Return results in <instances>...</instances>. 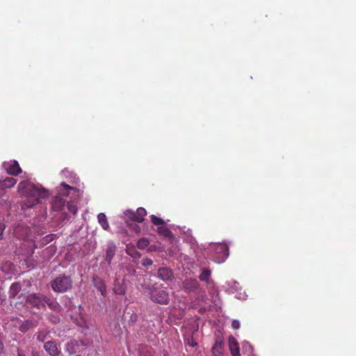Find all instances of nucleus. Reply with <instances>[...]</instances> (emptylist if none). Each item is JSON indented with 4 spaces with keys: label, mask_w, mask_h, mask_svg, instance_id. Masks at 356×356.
<instances>
[{
    "label": "nucleus",
    "mask_w": 356,
    "mask_h": 356,
    "mask_svg": "<svg viewBox=\"0 0 356 356\" xmlns=\"http://www.w3.org/2000/svg\"><path fill=\"white\" fill-rule=\"evenodd\" d=\"M140 356H152L151 348H146L145 350V354L143 352V350H140Z\"/></svg>",
    "instance_id": "obj_32"
},
{
    "label": "nucleus",
    "mask_w": 356,
    "mask_h": 356,
    "mask_svg": "<svg viewBox=\"0 0 356 356\" xmlns=\"http://www.w3.org/2000/svg\"><path fill=\"white\" fill-rule=\"evenodd\" d=\"M17 356H26L21 350H19V348H17Z\"/></svg>",
    "instance_id": "obj_37"
},
{
    "label": "nucleus",
    "mask_w": 356,
    "mask_h": 356,
    "mask_svg": "<svg viewBox=\"0 0 356 356\" xmlns=\"http://www.w3.org/2000/svg\"><path fill=\"white\" fill-rule=\"evenodd\" d=\"M150 299L158 304L167 305L170 302V297L166 289L153 287L149 292Z\"/></svg>",
    "instance_id": "obj_3"
},
{
    "label": "nucleus",
    "mask_w": 356,
    "mask_h": 356,
    "mask_svg": "<svg viewBox=\"0 0 356 356\" xmlns=\"http://www.w3.org/2000/svg\"><path fill=\"white\" fill-rule=\"evenodd\" d=\"M22 289L21 284L18 282H15L11 284L9 289V298H15L17 295L20 292Z\"/></svg>",
    "instance_id": "obj_19"
},
{
    "label": "nucleus",
    "mask_w": 356,
    "mask_h": 356,
    "mask_svg": "<svg viewBox=\"0 0 356 356\" xmlns=\"http://www.w3.org/2000/svg\"><path fill=\"white\" fill-rule=\"evenodd\" d=\"M67 210L73 213L74 215H75L77 212V208L75 205L71 204L70 202H68L67 204Z\"/></svg>",
    "instance_id": "obj_29"
},
{
    "label": "nucleus",
    "mask_w": 356,
    "mask_h": 356,
    "mask_svg": "<svg viewBox=\"0 0 356 356\" xmlns=\"http://www.w3.org/2000/svg\"><path fill=\"white\" fill-rule=\"evenodd\" d=\"M134 229L135 230L136 232H139L140 230L139 226L137 225H134Z\"/></svg>",
    "instance_id": "obj_36"
},
{
    "label": "nucleus",
    "mask_w": 356,
    "mask_h": 356,
    "mask_svg": "<svg viewBox=\"0 0 356 356\" xmlns=\"http://www.w3.org/2000/svg\"><path fill=\"white\" fill-rule=\"evenodd\" d=\"M232 327L234 330H238L240 327V323L237 320H234L232 323Z\"/></svg>",
    "instance_id": "obj_33"
},
{
    "label": "nucleus",
    "mask_w": 356,
    "mask_h": 356,
    "mask_svg": "<svg viewBox=\"0 0 356 356\" xmlns=\"http://www.w3.org/2000/svg\"><path fill=\"white\" fill-rule=\"evenodd\" d=\"M211 276V270L207 268H204L199 275V278L201 281L207 282Z\"/></svg>",
    "instance_id": "obj_24"
},
{
    "label": "nucleus",
    "mask_w": 356,
    "mask_h": 356,
    "mask_svg": "<svg viewBox=\"0 0 356 356\" xmlns=\"http://www.w3.org/2000/svg\"><path fill=\"white\" fill-rule=\"evenodd\" d=\"M46 305H47L50 309L56 312H60L62 309V307L60 305V304L54 298L46 296L44 307H46Z\"/></svg>",
    "instance_id": "obj_15"
},
{
    "label": "nucleus",
    "mask_w": 356,
    "mask_h": 356,
    "mask_svg": "<svg viewBox=\"0 0 356 356\" xmlns=\"http://www.w3.org/2000/svg\"><path fill=\"white\" fill-rule=\"evenodd\" d=\"M15 327H17L19 330L22 332H26L33 327H35L38 325V321L35 319H28L25 321H22L19 318H16L14 320Z\"/></svg>",
    "instance_id": "obj_6"
},
{
    "label": "nucleus",
    "mask_w": 356,
    "mask_h": 356,
    "mask_svg": "<svg viewBox=\"0 0 356 356\" xmlns=\"http://www.w3.org/2000/svg\"><path fill=\"white\" fill-rule=\"evenodd\" d=\"M157 276L163 281H168L173 278V273L169 268L161 267L157 270Z\"/></svg>",
    "instance_id": "obj_14"
},
{
    "label": "nucleus",
    "mask_w": 356,
    "mask_h": 356,
    "mask_svg": "<svg viewBox=\"0 0 356 356\" xmlns=\"http://www.w3.org/2000/svg\"><path fill=\"white\" fill-rule=\"evenodd\" d=\"M229 348L232 356H240L239 346L236 340L233 337H229L228 339Z\"/></svg>",
    "instance_id": "obj_17"
},
{
    "label": "nucleus",
    "mask_w": 356,
    "mask_h": 356,
    "mask_svg": "<svg viewBox=\"0 0 356 356\" xmlns=\"http://www.w3.org/2000/svg\"><path fill=\"white\" fill-rule=\"evenodd\" d=\"M44 348L51 356H58L60 353V351L54 341L46 342L44 344Z\"/></svg>",
    "instance_id": "obj_13"
},
{
    "label": "nucleus",
    "mask_w": 356,
    "mask_h": 356,
    "mask_svg": "<svg viewBox=\"0 0 356 356\" xmlns=\"http://www.w3.org/2000/svg\"><path fill=\"white\" fill-rule=\"evenodd\" d=\"M117 250L116 245L113 241L107 243L105 249V259L108 264L110 265Z\"/></svg>",
    "instance_id": "obj_10"
},
{
    "label": "nucleus",
    "mask_w": 356,
    "mask_h": 356,
    "mask_svg": "<svg viewBox=\"0 0 356 356\" xmlns=\"http://www.w3.org/2000/svg\"><path fill=\"white\" fill-rule=\"evenodd\" d=\"M243 348L247 352L248 356H256L255 354L253 353L252 347L249 343L244 344Z\"/></svg>",
    "instance_id": "obj_27"
},
{
    "label": "nucleus",
    "mask_w": 356,
    "mask_h": 356,
    "mask_svg": "<svg viewBox=\"0 0 356 356\" xmlns=\"http://www.w3.org/2000/svg\"><path fill=\"white\" fill-rule=\"evenodd\" d=\"M31 234V229L29 226L24 223H18L14 229L15 236L22 240L27 239Z\"/></svg>",
    "instance_id": "obj_7"
},
{
    "label": "nucleus",
    "mask_w": 356,
    "mask_h": 356,
    "mask_svg": "<svg viewBox=\"0 0 356 356\" xmlns=\"http://www.w3.org/2000/svg\"><path fill=\"white\" fill-rule=\"evenodd\" d=\"M6 228V226L3 223L0 222V240L3 238V233Z\"/></svg>",
    "instance_id": "obj_34"
},
{
    "label": "nucleus",
    "mask_w": 356,
    "mask_h": 356,
    "mask_svg": "<svg viewBox=\"0 0 356 356\" xmlns=\"http://www.w3.org/2000/svg\"><path fill=\"white\" fill-rule=\"evenodd\" d=\"M3 165L6 171V172L8 175H10L13 176H17L22 171L18 162L16 161H13L10 162H4Z\"/></svg>",
    "instance_id": "obj_8"
},
{
    "label": "nucleus",
    "mask_w": 356,
    "mask_h": 356,
    "mask_svg": "<svg viewBox=\"0 0 356 356\" xmlns=\"http://www.w3.org/2000/svg\"><path fill=\"white\" fill-rule=\"evenodd\" d=\"M156 231L159 235L165 238H171L173 236L172 232L165 225L158 227Z\"/></svg>",
    "instance_id": "obj_20"
},
{
    "label": "nucleus",
    "mask_w": 356,
    "mask_h": 356,
    "mask_svg": "<svg viewBox=\"0 0 356 356\" xmlns=\"http://www.w3.org/2000/svg\"><path fill=\"white\" fill-rule=\"evenodd\" d=\"M92 283L103 296H106V285L104 280L98 276H94Z\"/></svg>",
    "instance_id": "obj_16"
},
{
    "label": "nucleus",
    "mask_w": 356,
    "mask_h": 356,
    "mask_svg": "<svg viewBox=\"0 0 356 356\" xmlns=\"http://www.w3.org/2000/svg\"><path fill=\"white\" fill-rule=\"evenodd\" d=\"M18 192L26 198L22 204V209L31 208L39 203L40 200L46 199L49 192L29 181H22L18 184Z\"/></svg>",
    "instance_id": "obj_1"
},
{
    "label": "nucleus",
    "mask_w": 356,
    "mask_h": 356,
    "mask_svg": "<svg viewBox=\"0 0 356 356\" xmlns=\"http://www.w3.org/2000/svg\"><path fill=\"white\" fill-rule=\"evenodd\" d=\"M3 349H4V346L2 342L1 334L0 333V353L3 350Z\"/></svg>",
    "instance_id": "obj_35"
},
{
    "label": "nucleus",
    "mask_w": 356,
    "mask_h": 356,
    "mask_svg": "<svg viewBox=\"0 0 356 356\" xmlns=\"http://www.w3.org/2000/svg\"><path fill=\"white\" fill-rule=\"evenodd\" d=\"M47 337V334L42 331H39L37 333V340L40 342H44Z\"/></svg>",
    "instance_id": "obj_28"
},
{
    "label": "nucleus",
    "mask_w": 356,
    "mask_h": 356,
    "mask_svg": "<svg viewBox=\"0 0 356 356\" xmlns=\"http://www.w3.org/2000/svg\"><path fill=\"white\" fill-rule=\"evenodd\" d=\"M46 296L40 293H32L27 296L26 302L33 307L44 309Z\"/></svg>",
    "instance_id": "obj_4"
},
{
    "label": "nucleus",
    "mask_w": 356,
    "mask_h": 356,
    "mask_svg": "<svg viewBox=\"0 0 356 356\" xmlns=\"http://www.w3.org/2000/svg\"><path fill=\"white\" fill-rule=\"evenodd\" d=\"M151 218V221L152 222L154 225H160V226H163L165 225V222L163 219H161V218H159L154 215H152L150 216Z\"/></svg>",
    "instance_id": "obj_26"
},
{
    "label": "nucleus",
    "mask_w": 356,
    "mask_h": 356,
    "mask_svg": "<svg viewBox=\"0 0 356 356\" xmlns=\"http://www.w3.org/2000/svg\"><path fill=\"white\" fill-rule=\"evenodd\" d=\"M191 346H194V344L193 343V342H191Z\"/></svg>",
    "instance_id": "obj_38"
},
{
    "label": "nucleus",
    "mask_w": 356,
    "mask_h": 356,
    "mask_svg": "<svg viewBox=\"0 0 356 356\" xmlns=\"http://www.w3.org/2000/svg\"><path fill=\"white\" fill-rule=\"evenodd\" d=\"M65 202V201L63 200L62 198L56 197L52 204V207L56 211H60L64 207Z\"/></svg>",
    "instance_id": "obj_22"
},
{
    "label": "nucleus",
    "mask_w": 356,
    "mask_h": 356,
    "mask_svg": "<svg viewBox=\"0 0 356 356\" xmlns=\"http://www.w3.org/2000/svg\"><path fill=\"white\" fill-rule=\"evenodd\" d=\"M60 186L66 191H67L68 192L65 193H63V195H66V196H68L69 194H70V192L72 191L74 193L76 194L79 193V190L75 188V187H72V186H70V185L65 184V182H62L60 184Z\"/></svg>",
    "instance_id": "obj_23"
},
{
    "label": "nucleus",
    "mask_w": 356,
    "mask_h": 356,
    "mask_svg": "<svg viewBox=\"0 0 356 356\" xmlns=\"http://www.w3.org/2000/svg\"><path fill=\"white\" fill-rule=\"evenodd\" d=\"M79 345L78 341L73 339L67 342L66 345V350L70 354L73 355L79 350Z\"/></svg>",
    "instance_id": "obj_18"
},
{
    "label": "nucleus",
    "mask_w": 356,
    "mask_h": 356,
    "mask_svg": "<svg viewBox=\"0 0 356 356\" xmlns=\"http://www.w3.org/2000/svg\"><path fill=\"white\" fill-rule=\"evenodd\" d=\"M97 219L99 223L101 225L102 227L104 230H108L109 229V224L108 222L107 218L104 213H99L97 216Z\"/></svg>",
    "instance_id": "obj_21"
},
{
    "label": "nucleus",
    "mask_w": 356,
    "mask_h": 356,
    "mask_svg": "<svg viewBox=\"0 0 356 356\" xmlns=\"http://www.w3.org/2000/svg\"><path fill=\"white\" fill-rule=\"evenodd\" d=\"M17 183V179L13 177H6L0 181V198L6 193V191L13 187Z\"/></svg>",
    "instance_id": "obj_9"
},
{
    "label": "nucleus",
    "mask_w": 356,
    "mask_h": 356,
    "mask_svg": "<svg viewBox=\"0 0 356 356\" xmlns=\"http://www.w3.org/2000/svg\"><path fill=\"white\" fill-rule=\"evenodd\" d=\"M191 346H194V344L193 343V342H191Z\"/></svg>",
    "instance_id": "obj_39"
},
{
    "label": "nucleus",
    "mask_w": 356,
    "mask_h": 356,
    "mask_svg": "<svg viewBox=\"0 0 356 356\" xmlns=\"http://www.w3.org/2000/svg\"><path fill=\"white\" fill-rule=\"evenodd\" d=\"M149 244V241L148 239L143 238L138 241L137 247L140 250L145 249Z\"/></svg>",
    "instance_id": "obj_25"
},
{
    "label": "nucleus",
    "mask_w": 356,
    "mask_h": 356,
    "mask_svg": "<svg viewBox=\"0 0 356 356\" xmlns=\"http://www.w3.org/2000/svg\"><path fill=\"white\" fill-rule=\"evenodd\" d=\"M114 291H115V293L118 295H123L125 293L124 289L122 286L117 287L115 286Z\"/></svg>",
    "instance_id": "obj_31"
},
{
    "label": "nucleus",
    "mask_w": 356,
    "mask_h": 356,
    "mask_svg": "<svg viewBox=\"0 0 356 356\" xmlns=\"http://www.w3.org/2000/svg\"><path fill=\"white\" fill-rule=\"evenodd\" d=\"M183 289L187 292L196 291L199 288V282L195 279L186 278L182 283Z\"/></svg>",
    "instance_id": "obj_11"
},
{
    "label": "nucleus",
    "mask_w": 356,
    "mask_h": 356,
    "mask_svg": "<svg viewBox=\"0 0 356 356\" xmlns=\"http://www.w3.org/2000/svg\"><path fill=\"white\" fill-rule=\"evenodd\" d=\"M124 215L132 221L142 222L144 220L145 216L147 215V211L144 208L139 207L136 211L131 209L126 210Z\"/></svg>",
    "instance_id": "obj_5"
},
{
    "label": "nucleus",
    "mask_w": 356,
    "mask_h": 356,
    "mask_svg": "<svg viewBox=\"0 0 356 356\" xmlns=\"http://www.w3.org/2000/svg\"><path fill=\"white\" fill-rule=\"evenodd\" d=\"M52 289L57 293H65L72 287L71 278L66 275H59L51 282Z\"/></svg>",
    "instance_id": "obj_2"
},
{
    "label": "nucleus",
    "mask_w": 356,
    "mask_h": 356,
    "mask_svg": "<svg viewBox=\"0 0 356 356\" xmlns=\"http://www.w3.org/2000/svg\"><path fill=\"white\" fill-rule=\"evenodd\" d=\"M224 350L223 339L220 337H218L216 339L215 344L212 348V356H222Z\"/></svg>",
    "instance_id": "obj_12"
},
{
    "label": "nucleus",
    "mask_w": 356,
    "mask_h": 356,
    "mask_svg": "<svg viewBox=\"0 0 356 356\" xmlns=\"http://www.w3.org/2000/svg\"><path fill=\"white\" fill-rule=\"evenodd\" d=\"M153 261L151 259L149 258H144L142 260V264L143 266H149L152 265Z\"/></svg>",
    "instance_id": "obj_30"
}]
</instances>
